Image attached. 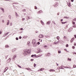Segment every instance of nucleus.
Wrapping results in <instances>:
<instances>
[{
	"label": "nucleus",
	"instance_id": "obj_43",
	"mask_svg": "<svg viewBox=\"0 0 76 76\" xmlns=\"http://www.w3.org/2000/svg\"><path fill=\"white\" fill-rule=\"evenodd\" d=\"M73 67L74 68H75V67H76V65H74L73 66Z\"/></svg>",
	"mask_w": 76,
	"mask_h": 76
},
{
	"label": "nucleus",
	"instance_id": "obj_54",
	"mask_svg": "<svg viewBox=\"0 0 76 76\" xmlns=\"http://www.w3.org/2000/svg\"><path fill=\"white\" fill-rule=\"evenodd\" d=\"M34 57H36V58H37V56L36 55V54H34Z\"/></svg>",
	"mask_w": 76,
	"mask_h": 76
},
{
	"label": "nucleus",
	"instance_id": "obj_30",
	"mask_svg": "<svg viewBox=\"0 0 76 76\" xmlns=\"http://www.w3.org/2000/svg\"><path fill=\"white\" fill-rule=\"evenodd\" d=\"M72 22L73 25H75V22L73 21H72Z\"/></svg>",
	"mask_w": 76,
	"mask_h": 76
},
{
	"label": "nucleus",
	"instance_id": "obj_45",
	"mask_svg": "<svg viewBox=\"0 0 76 76\" xmlns=\"http://www.w3.org/2000/svg\"><path fill=\"white\" fill-rule=\"evenodd\" d=\"M31 57H34V55L33 54L31 56Z\"/></svg>",
	"mask_w": 76,
	"mask_h": 76
},
{
	"label": "nucleus",
	"instance_id": "obj_16",
	"mask_svg": "<svg viewBox=\"0 0 76 76\" xmlns=\"http://www.w3.org/2000/svg\"><path fill=\"white\" fill-rule=\"evenodd\" d=\"M50 72H55V70L53 69H51L49 70Z\"/></svg>",
	"mask_w": 76,
	"mask_h": 76
},
{
	"label": "nucleus",
	"instance_id": "obj_63",
	"mask_svg": "<svg viewBox=\"0 0 76 76\" xmlns=\"http://www.w3.org/2000/svg\"><path fill=\"white\" fill-rule=\"evenodd\" d=\"M59 14H60V12H58V13H57V15H59Z\"/></svg>",
	"mask_w": 76,
	"mask_h": 76
},
{
	"label": "nucleus",
	"instance_id": "obj_1",
	"mask_svg": "<svg viewBox=\"0 0 76 76\" xmlns=\"http://www.w3.org/2000/svg\"><path fill=\"white\" fill-rule=\"evenodd\" d=\"M31 52V49H30L27 50H24V52L23 53V56H25L28 54H30Z\"/></svg>",
	"mask_w": 76,
	"mask_h": 76
},
{
	"label": "nucleus",
	"instance_id": "obj_48",
	"mask_svg": "<svg viewBox=\"0 0 76 76\" xmlns=\"http://www.w3.org/2000/svg\"><path fill=\"white\" fill-rule=\"evenodd\" d=\"M28 70H30V71H31L32 72V69H31V68H29V69Z\"/></svg>",
	"mask_w": 76,
	"mask_h": 76
},
{
	"label": "nucleus",
	"instance_id": "obj_35",
	"mask_svg": "<svg viewBox=\"0 0 76 76\" xmlns=\"http://www.w3.org/2000/svg\"><path fill=\"white\" fill-rule=\"evenodd\" d=\"M54 44H55L57 45V44H58V42H54Z\"/></svg>",
	"mask_w": 76,
	"mask_h": 76
},
{
	"label": "nucleus",
	"instance_id": "obj_33",
	"mask_svg": "<svg viewBox=\"0 0 76 76\" xmlns=\"http://www.w3.org/2000/svg\"><path fill=\"white\" fill-rule=\"evenodd\" d=\"M8 35V34L7 33L5 34L4 35V37H6V35Z\"/></svg>",
	"mask_w": 76,
	"mask_h": 76
},
{
	"label": "nucleus",
	"instance_id": "obj_9",
	"mask_svg": "<svg viewBox=\"0 0 76 76\" xmlns=\"http://www.w3.org/2000/svg\"><path fill=\"white\" fill-rule=\"evenodd\" d=\"M74 39H75V37H73L70 40V42L71 43H72V42L74 40Z\"/></svg>",
	"mask_w": 76,
	"mask_h": 76
},
{
	"label": "nucleus",
	"instance_id": "obj_44",
	"mask_svg": "<svg viewBox=\"0 0 76 76\" xmlns=\"http://www.w3.org/2000/svg\"><path fill=\"white\" fill-rule=\"evenodd\" d=\"M72 49H75V46H72Z\"/></svg>",
	"mask_w": 76,
	"mask_h": 76
},
{
	"label": "nucleus",
	"instance_id": "obj_8",
	"mask_svg": "<svg viewBox=\"0 0 76 76\" xmlns=\"http://www.w3.org/2000/svg\"><path fill=\"white\" fill-rule=\"evenodd\" d=\"M0 9H1V10H2L3 13H4V8H3L2 7H0Z\"/></svg>",
	"mask_w": 76,
	"mask_h": 76
},
{
	"label": "nucleus",
	"instance_id": "obj_13",
	"mask_svg": "<svg viewBox=\"0 0 76 76\" xmlns=\"http://www.w3.org/2000/svg\"><path fill=\"white\" fill-rule=\"evenodd\" d=\"M7 25H9V24H10V20H7Z\"/></svg>",
	"mask_w": 76,
	"mask_h": 76
},
{
	"label": "nucleus",
	"instance_id": "obj_47",
	"mask_svg": "<svg viewBox=\"0 0 76 76\" xmlns=\"http://www.w3.org/2000/svg\"><path fill=\"white\" fill-rule=\"evenodd\" d=\"M25 18H23L22 19V21H23V20H25Z\"/></svg>",
	"mask_w": 76,
	"mask_h": 76
},
{
	"label": "nucleus",
	"instance_id": "obj_57",
	"mask_svg": "<svg viewBox=\"0 0 76 76\" xmlns=\"http://www.w3.org/2000/svg\"><path fill=\"white\" fill-rule=\"evenodd\" d=\"M74 46H76V43L75 42L74 43Z\"/></svg>",
	"mask_w": 76,
	"mask_h": 76
},
{
	"label": "nucleus",
	"instance_id": "obj_37",
	"mask_svg": "<svg viewBox=\"0 0 76 76\" xmlns=\"http://www.w3.org/2000/svg\"><path fill=\"white\" fill-rule=\"evenodd\" d=\"M17 66L19 67V68H22V67L19 65H18Z\"/></svg>",
	"mask_w": 76,
	"mask_h": 76
},
{
	"label": "nucleus",
	"instance_id": "obj_24",
	"mask_svg": "<svg viewBox=\"0 0 76 76\" xmlns=\"http://www.w3.org/2000/svg\"><path fill=\"white\" fill-rule=\"evenodd\" d=\"M23 38H24V39H26V38H28V36H25L23 37Z\"/></svg>",
	"mask_w": 76,
	"mask_h": 76
},
{
	"label": "nucleus",
	"instance_id": "obj_11",
	"mask_svg": "<svg viewBox=\"0 0 76 76\" xmlns=\"http://www.w3.org/2000/svg\"><path fill=\"white\" fill-rule=\"evenodd\" d=\"M11 61V58H10L9 59L7 60V63H10V61Z\"/></svg>",
	"mask_w": 76,
	"mask_h": 76
},
{
	"label": "nucleus",
	"instance_id": "obj_18",
	"mask_svg": "<svg viewBox=\"0 0 76 76\" xmlns=\"http://www.w3.org/2000/svg\"><path fill=\"white\" fill-rule=\"evenodd\" d=\"M67 61H72V59L71 58H68L67 59Z\"/></svg>",
	"mask_w": 76,
	"mask_h": 76
},
{
	"label": "nucleus",
	"instance_id": "obj_39",
	"mask_svg": "<svg viewBox=\"0 0 76 76\" xmlns=\"http://www.w3.org/2000/svg\"><path fill=\"white\" fill-rule=\"evenodd\" d=\"M31 19V17H29V16H27V19Z\"/></svg>",
	"mask_w": 76,
	"mask_h": 76
},
{
	"label": "nucleus",
	"instance_id": "obj_46",
	"mask_svg": "<svg viewBox=\"0 0 76 76\" xmlns=\"http://www.w3.org/2000/svg\"><path fill=\"white\" fill-rule=\"evenodd\" d=\"M64 39H67V37L66 36H64Z\"/></svg>",
	"mask_w": 76,
	"mask_h": 76
},
{
	"label": "nucleus",
	"instance_id": "obj_42",
	"mask_svg": "<svg viewBox=\"0 0 76 76\" xmlns=\"http://www.w3.org/2000/svg\"><path fill=\"white\" fill-rule=\"evenodd\" d=\"M22 11L23 12H26V9H24L22 10Z\"/></svg>",
	"mask_w": 76,
	"mask_h": 76
},
{
	"label": "nucleus",
	"instance_id": "obj_40",
	"mask_svg": "<svg viewBox=\"0 0 76 76\" xmlns=\"http://www.w3.org/2000/svg\"><path fill=\"white\" fill-rule=\"evenodd\" d=\"M66 47H69V45L68 44H67L66 45Z\"/></svg>",
	"mask_w": 76,
	"mask_h": 76
},
{
	"label": "nucleus",
	"instance_id": "obj_25",
	"mask_svg": "<svg viewBox=\"0 0 76 76\" xmlns=\"http://www.w3.org/2000/svg\"><path fill=\"white\" fill-rule=\"evenodd\" d=\"M42 56V55H37V58H38V57H41Z\"/></svg>",
	"mask_w": 76,
	"mask_h": 76
},
{
	"label": "nucleus",
	"instance_id": "obj_27",
	"mask_svg": "<svg viewBox=\"0 0 76 76\" xmlns=\"http://www.w3.org/2000/svg\"><path fill=\"white\" fill-rule=\"evenodd\" d=\"M17 56H16V55H15L13 56V58H14V59H15V58H16V57Z\"/></svg>",
	"mask_w": 76,
	"mask_h": 76
},
{
	"label": "nucleus",
	"instance_id": "obj_61",
	"mask_svg": "<svg viewBox=\"0 0 76 76\" xmlns=\"http://www.w3.org/2000/svg\"><path fill=\"white\" fill-rule=\"evenodd\" d=\"M63 19H61L60 20V21L61 22H62L63 21Z\"/></svg>",
	"mask_w": 76,
	"mask_h": 76
},
{
	"label": "nucleus",
	"instance_id": "obj_17",
	"mask_svg": "<svg viewBox=\"0 0 76 76\" xmlns=\"http://www.w3.org/2000/svg\"><path fill=\"white\" fill-rule=\"evenodd\" d=\"M8 67H6V68H5V69L4 70V72H6V71H7L8 69Z\"/></svg>",
	"mask_w": 76,
	"mask_h": 76
},
{
	"label": "nucleus",
	"instance_id": "obj_51",
	"mask_svg": "<svg viewBox=\"0 0 76 76\" xmlns=\"http://www.w3.org/2000/svg\"><path fill=\"white\" fill-rule=\"evenodd\" d=\"M37 45H39L40 44V42H37Z\"/></svg>",
	"mask_w": 76,
	"mask_h": 76
},
{
	"label": "nucleus",
	"instance_id": "obj_59",
	"mask_svg": "<svg viewBox=\"0 0 76 76\" xmlns=\"http://www.w3.org/2000/svg\"><path fill=\"white\" fill-rule=\"evenodd\" d=\"M19 39H21L22 38V37L21 36L19 37Z\"/></svg>",
	"mask_w": 76,
	"mask_h": 76
},
{
	"label": "nucleus",
	"instance_id": "obj_55",
	"mask_svg": "<svg viewBox=\"0 0 76 76\" xmlns=\"http://www.w3.org/2000/svg\"><path fill=\"white\" fill-rule=\"evenodd\" d=\"M15 39H16V40H18V39H19V38L18 37H16L15 38Z\"/></svg>",
	"mask_w": 76,
	"mask_h": 76
},
{
	"label": "nucleus",
	"instance_id": "obj_64",
	"mask_svg": "<svg viewBox=\"0 0 76 76\" xmlns=\"http://www.w3.org/2000/svg\"><path fill=\"white\" fill-rule=\"evenodd\" d=\"M74 37H75V38H76V34H75L74 35Z\"/></svg>",
	"mask_w": 76,
	"mask_h": 76
},
{
	"label": "nucleus",
	"instance_id": "obj_28",
	"mask_svg": "<svg viewBox=\"0 0 76 76\" xmlns=\"http://www.w3.org/2000/svg\"><path fill=\"white\" fill-rule=\"evenodd\" d=\"M38 45V44L37 43H36L35 44L33 45V47H36V46H37V45Z\"/></svg>",
	"mask_w": 76,
	"mask_h": 76
},
{
	"label": "nucleus",
	"instance_id": "obj_22",
	"mask_svg": "<svg viewBox=\"0 0 76 76\" xmlns=\"http://www.w3.org/2000/svg\"><path fill=\"white\" fill-rule=\"evenodd\" d=\"M41 23L42 25H44V23L42 20L41 21Z\"/></svg>",
	"mask_w": 76,
	"mask_h": 76
},
{
	"label": "nucleus",
	"instance_id": "obj_15",
	"mask_svg": "<svg viewBox=\"0 0 76 76\" xmlns=\"http://www.w3.org/2000/svg\"><path fill=\"white\" fill-rule=\"evenodd\" d=\"M16 50H17V49L16 48L13 49L12 50V53H13L14 51H15Z\"/></svg>",
	"mask_w": 76,
	"mask_h": 76
},
{
	"label": "nucleus",
	"instance_id": "obj_20",
	"mask_svg": "<svg viewBox=\"0 0 76 76\" xmlns=\"http://www.w3.org/2000/svg\"><path fill=\"white\" fill-rule=\"evenodd\" d=\"M50 56V53H47L46 55V56Z\"/></svg>",
	"mask_w": 76,
	"mask_h": 76
},
{
	"label": "nucleus",
	"instance_id": "obj_60",
	"mask_svg": "<svg viewBox=\"0 0 76 76\" xmlns=\"http://www.w3.org/2000/svg\"><path fill=\"white\" fill-rule=\"evenodd\" d=\"M44 48H47V45H45V46H44Z\"/></svg>",
	"mask_w": 76,
	"mask_h": 76
},
{
	"label": "nucleus",
	"instance_id": "obj_19",
	"mask_svg": "<svg viewBox=\"0 0 76 76\" xmlns=\"http://www.w3.org/2000/svg\"><path fill=\"white\" fill-rule=\"evenodd\" d=\"M43 70H44V68H42L40 69V70H39L38 71H42Z\"/></svg>",
	"mask_w": 76,
	"mask_h": 76
},
{
	"label": "nucleus",
	"instance_id": "obj_31",
	"mask_svg": "<svg viewBox=\"0 0 76 76\" xmlns=\"http://www.w3.org/2000/svg\"><path fill=\"white\" fill-rule=\"evenodd\" d=\"M15 16H18L19 15H18V14L17 13V12H15Z\"/></svg>",
	"mask_w": 76,
	"mask_h": 76
},
{
	"label": "nucleus",
	"instance_id": "obj_50",
	"mask_svg": "<svg viewBox=\"0 0 76 76\" xmlns=\"http://www.w3.org/2000/svg\"><path fill=\"white\" fill-rule=\"evenodd\" d=\"M34 59H31L30 60V61H34Z\"/></svg>",
	"mask_w": 76,
	"mask_h": 76
},
{
	"label": "nucleus",
	"instance_id": "obj_4",
	"mask_svg": "<svg viewBox=\"0 0 76 76\" xmlns=\"http://www.w3.org/2000/svg\"><path fill=\"white\" fill-rule=\"evenodd\" d=\"M58 2H56V3L55 4V5H54L53 6L55 7H57V6H58Z\"/></svg>",
	"mask_w": 76,
	"mask_h": 76
},
{
	"label": "nucleus",
	"instance_id": "obj_10",
	"mask_svg": "<svg viewBox=\"0 0 76 76\" xmlns=\"http://www.w3.org/2000/svg\"><path fill=\"white\" fill-rule=\"evenodd\" d=\"M64 68H66V69H72V68L71 66H65Z\"/></svg>",
	"mask_w": 76,
	"mask_h": 76
},
{
	"label": "nucleus",
	"instance_id": "obj_53",
	"mask_svg": "<svg viewBox=\"0 0 76 76\" xmlns=\"http://www.w3.org/2000/svg\"><path fill=\"white\" fill-rule=\"evenodd\" d=\"M72 53L73 54V55H74V54H75V52H72Z\"/></svg>",
	"mask_w": 76,
	"mask_h": 76
},
{
	"label": "nucleus",
	"instance_id": "obj_6",
	"mask_svg": "<svg viewBox=\"0 0 76 76\" xmlns=\"http://www.w3.org/2000/svg\"><path fill=\"white\" fill-rule=\"evenodd\" d=\"M38 37L39 38H44V35H43V34H40L39 36Z\"/></svg>",
	"mask_w": 76,
	"mask_h": 76
},
{
	"label": "nucleus",
	"instance_id": "obj_49",
	"mask_svg": "<svg viewBox=\"0 0 76 76\" xmlns=\"http://www.w3.org/2000/svg\"><path fill=\"white\" fill-rule=\"evenodd\" d=\"M29 68H26L25 69H26V70H29Z\"/></svg>",
	"mask_w": 76,
	"mask_h": 76
},
{
	"label": "nucleus",
	"instance_id": "obj_2",
	"mask_svg": "<svg viewBox=\"0 0 76 76\" xmlns=\"http://www.w3.org/2000/svg\"><path fill=\"white\" fill-rule=\"evenodd\" d=\"M65 67V66H64L62 65L59 67H57V69H58V70H60V69H64Z\"/></svg>",
	"mask_w": 76,
	"mask_h": 76
},
{
	"label": "nucleus",
	"instance_id": "obj_32",
	"mask_svg": "<svg viewBox=\"0 0 76 76\" xmlns=\"http://www.w3.org/2000/svg\"><path fill=\"white\" fill-rule=\"evenodd\" d=\"M58 53L59 54H60L61 53V50H58Z\"/></svg>",
	"mask_w": 76,
	"mask_h": 76
},
{
	"label": "nucleus",
	"instance_id": "obj_34",
	"mask_svg": "<svg viewBox=\"0 0 76 76\" xmlns=\"http://www.w3.org/2000/svg\"><path fill=\"white\" fill-rule=\"evenodd\" d=\"M56 38H57V39H58V40H59L60 39V37H59V36H57L56 37Z\"/></svg>",
	"mask_w": 76,
	"mask_h": 76
},
{
	"label": "nucleus",
	"instance_id": "obj_52",
	"mask_svg": "<svg viewBox=\"0 0 76 76\" xmlns=\"http://www.w3.org/2000/svg\"><path fill=\"white\" fill-rule=\"evenodd\" d=\"M67 4H68V6L69 7H71L70 6V5H69V4H68V3H67Z\"/></svg>",
	"mask_w": 76,
	"mask_h": 76
},
{
	"label": "nucleus",
	"instance_id": "obj_38",
	"mask_svg": "<svg viewBox=\"0 0 76 76\" xmlns=\"http://www.w3.org/2000/svg\"><path fill=\"white\" fill-rule=\"evenodd\" d=\"M72 27L73 28H76V24L75 25H74L72 26Z\"/></svg>",
	"mask_w": 76,
	"mask_h": 76
},
{
	"label": "nucleus",
	"instance_id": "obj_36",
	"mask_svg": "<svg viewBox=\"0 0 76 76\" xmlns=\"http://www.w3.org/2000/svg\"><path fill=\"white\" fill-rule=\"evenodd\" d=\"M36 66H37V64H35V63H34V67H36Z\"/></svg>",
	"mask_w": 76,
	"mask_h": 76
},
{
	"label": "nucleus",
	"instance_id": "obj_12",
	"mask_svg": "<svg viewBox=\"0 0 76 76\" xmlns=\"http://www.w3.org/2000/svg\"><path fill=\"white\" fill-rule=\"evenodd\" d=\"M42 11L41 10H40L38 12H37V13H38V14H39V13H42Z\"/></svg>",
	"mask_w": 76,
	"mask_h": 76
},
{
	"label": "nucleus",
	"instance_id": "obj_26",
	"mask_svg": "<svg viewBox=\"0 0 76 76\" xmlns=\"http://www.w3.org/2000/svg\"><path fill=\"white\" fill-rule=\"evenodd\" d=\"M69 18V17H67L66 16H64V19H68Z\"/></svg>",
	"mask_w": 76,
	"mask_h": 76
},
{
	"label": "nucleus",
	"instance_id": "obj_62",
	"mask_svg": "<svg viewBox=\"0 0 76 76\" xmlns=\"http://www.w3.org/2000/svg\"><path fill=\"white\" fill-rule=\"evenodd\" d=\"M35 9H37V6H35Z\"/></svg>",
	"mask_w": 76,
	"mask_h": 76
},
{
	"label": "nucleus",
	"instance_id": "obj_3",
	"mask_svg": "<svg viewBox=\"0 0 76 76\" xmlns=\"http://www.w3.org/2000/svg\"><path fill=\"white\" fill-rule=\"evenodd\" d=\"M32 43L33 45H34V44H35L36 43V41L35 40V39H33L32 42Z\"/></svg>",
	"mask_w": 76,
	"mask_h": 76
},
{
	"label": "nucleus",
	"instance_id": "obj_23",
	"mask_svg": "<svg viewBox=\"0 0 76 76\" xmlns=\"http://www.w3.org/2000/svg\"><path fill=\"white\" fill-rule=\"evenodd\" d=\"M30 42L28 41L27 42V45H28V46H30Z\"/></svg>",
	"mask_w": 76,
	"mask_h": 76
},
{
	"label": "nucleus",
	"instance_id": "obj_29",
	"mask_svg": "<svg viewBox=\"0 0 76 76\" xmlns=\"http://www.w3.org/2000/svg\"><path fill=\"white\" fill-rule=\"evenodd\" d=\"M8 17L10 19H12V16H11V15H9L8 16Z\"/></svg>",
	"mask_w": 76,
	"mask_h": 76
},
{
	"label": "nucleus",
	"instance_id": "obj_21",
	"mask_svg": "<svg viewBox=\"0 0 76 76\" xmlns=\"http://www.w3.org/2000/svg\"><path fill=\"white\" fill-rule=\"evenodd\" d=\"M5 47L6 48H9V46L8 45H5Z\"/></svg>",
	"mask_w": 76,
	"mask_h": 76
},
{
	"label": "nucleus",
	"instance_id": "obj_5",
	"mask_svg": "<svg viewBox=\"0 0 76 76\" xmlns=\"http://www.w3.org/2000/svg\"><path fill=\"white\" fill-rule=\"evenodd\" d=\"M38 51L37 52V53H41L42 51L39 48L37 49Z\"/></svg>",
	"mask_w": 76,
	"mask_h": 76
},
{
	"label": "nucleus",
	"instance_id": "obj_7",
	"mask_svg": "<svg viewBox=\"0 0 76 76\" xmlns=\"http://www.w3.org/2000/svg\"><path fill=\"white\" fill-rule=\"evenodd\" d=\"M73 29V28L72 27L70 28L68 30V31L69 32H70L72 31V30Z\"/></svg>",
	"mask_w": 76,
	"mask_h": 76
},
{
	"label": "nucleus",
	"instance_id": "obj_58",
	"mask_svg": "<svg viewBox=\"0 0 76 76\" xmlns=\"http://www.w3.org/2000/svg\"><path fill=\"white\" fill-rule=\"evenodd\" d=\"M38 31H35V33H38Z\"/></svg>",
	"mask_w": 76,
	"mask_h": 76
},
{
	"label": "nucleus",
	"instance_id": "obj_56",
	"mask_svg": "<svg viewBox=\"0 0 76 76\" xmlns=\"http://www.w3.org/2000/svg\"><path fill=\"white\" fill-rule=\"evenodd\" d=\"M10 26H12V22H11L10 23Z\"/></svg>",
	"mask_w": 76,
	"mask_h": 76
},
{
	"label": "nucleus",
	"instance_id": "obj_41",
	"mask_svg": "<svg viewBox=\"0 0 76 76\" xmlns=\"http://www.w3.org/2000/svg\"><path fill=\"white\" fill-rule=\"evenodd\" d=\"M73 21H76V18H75L74 19H73Z\"/></svg>",
	"mask_w": 76,
	"mask_h": 76
},
{
	"label": "nucleus",
	"instance_id": "obj_14",
	"mask_svg": "<svg viewBox=\"0 0 76 76\" xmlns=\"http://www.w3.org/2000/svg\"><path fill=\"white\" fill-rule=\"evenodd\" d=\"M50 23H51V21H48L47 22L46 25H50Z\"/></svg>",
	"mask_w": 76,
	"mask_h": 76
}]
</instances>
